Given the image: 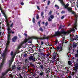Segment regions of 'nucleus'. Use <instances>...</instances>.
Masks as SVG:
<instances>
[{"label":"nucleus","mask_w":78,"mask_h":78,"mask_svg":"<svg viewBox=\"0 0 78 78\" xmlns=\"http://www.w3.org/2000/svg\"><path fill=\"white\" fill-rule=\"evenodd\" d=\"M48 38H49L48 37H43L41 38L37 37H31L28 38V39L25 38L24 41L23 42H22L18 46L17 48V50H19V49L21 48V47H22V45H23L24 44H27V42H28L29 40H30V39H37V40H38V39H41L42 40L43 39H48Z\"/></svg>","instance_id":"nucleus-1"},{"label":"nucleus","mask_w":78,"mask_h":78,"mask_svg":"<svg viewBox=\"0 0 78 78\" xmlns=\"http://www.w3.org/2000/svg\"><path fill=\"white\" fill-rule=\"evenodd\" d=\"M58 0L60 2L62 5H63L65 9H67L68 11H69L70 12H72V14H76L75 12L72 10V8L71 7H68L69 6V4L67 3L66 5H65L63 2V0Z\"/></svg>","instance_id":"nucleus-2"},{"label":"nucleus","mask_w":78,"mask_h":78,"mask_svg":"<svg viewBox=\"0 0 78 78\" xmlns=\"http://www.w3.org/2000/svg\"><path fill=\"white\" fill-rule=\"evenodd\" d=\"M78 35L75 36L74 34L72 35V37L70 38V42H73L74 41H78Z\"/></svg>","instance_id":"nucleus-3"},{"label":"nucleus","mask_w":78,"mask_h":78,"mask_svg":"<svg viewBox=\"0 0 78 78\" xmlns=\"http://www.w3.org/2000/svg\"><path fill=\"white\" fill-rule=\"evenodd\" d=\"M0 10L1 11V12L3 14V16H4L6 20H8V16H6V12L3 11L2 10V5L1 4H0Z\"/></svg>","instance_id":"nucleus-4"},{"label":"nucleus","mask_w":78,"mask_h":78,"mask_svg":"<svg viewBox=\"0 0 78 78\" xmlns=\"http://www.w3.org/2000/svg\"><path fill=\"white\" fill-rule=\"evenodd\" d=\"M74 66V70L75 72H77L78 70V58L76 59V63H75Z\"/></svg>","instance_id":"nucleus-5"},{"label":"nucleus","mask_w":78,"mask_h":78,"mask_svg":"<svg viewBox=\"0 0 78 78\" xmlns=\"http://www.w3.org/2000/svg\"><path fill=\"white\" fill-rule=\"evenodd\" d=\"M10 35H8L7 37V41L6 44V46L9 45V44H10Z\"/></svg>","instance_id":"nucleus-6"},{"label":"nucleus","mask_w":78,"mask_h":78,"mask_svg":"<svg viewBox=\"0 0 78 78\" xmlns=\"http://www.w3.org/2000/svg\"><path fill=\"white\" fill-rule=\"evenodd\" d=\"M29 60L30 61H32V62H35L36 59H35V58L33 57V56L31 55L29 58Z\"/></svg>","instance_id":"nucleus-7"},{"label":"nucleus","mask_w":78,"mask_h":78,"mask_svg":"<svg viewBox=\"0 0 78 78\" xmlns=\"http://www.w3.org/2000/svg\"><path fill=\"white\" fill-rule=\"evenodd\" d=\"M57 55V53L56 52H55L53 53L52 54V59H54V60H55L56 59V55Z\"/></svg>","instance_id":"nucleus-8"},{"label":"nucleus","mask_w":78,"mask_h":78,"mask_svg":"<svg viewBox=\"0 0 78 78\" xmlns=\"http://www.w3.org/2000/svg\"><path fill=\"white\" fill-rule=\"evenodd\" d=\"M77 43H76L75 42L73 41L72 44V47L74 49H75V48H76V47H77Z\"/></svg>","instance_id":"nucleus-9"},{"label":"nucleus","mask_w":78,"mask_h":78,"mask_svg":"<svg viewBox=\"0 0 78 78\" xmlns=\"http://www.w3.org/2000/svg\"><path fill=\"white\" fill-rule=\"evenodd\" d=\"M61 35L59 31H58L56 32L55 33V34L54 35V36L56 37L58 36H60Z\"/></svg>","instance_id":"nucleus-10"},{"label":"nucleus","mask_w":78,"mask_h":78,"mask_svg":"<svg viewBox=\"0 0 78 78\" xmlns=\"http://www.w3.org/2000/svg\"><path fill=\"white\" fill-rule=\"evenodd\" d=\"M39 72H40L39 73V75L40 76H42L44 75V71L42 70H41V71H39Z\"/></svg>","instance_id":"nucleus-11"},{"label":"nucleus","mask_w":78,"mask_h":78,"mask_svg":"<svg viewBox=\"0 0 78 78\" xmlns=\"http://www.w3.org/2000/svg\"><path fill=\"white\" fill-rule=\"evenodd\" d=\"M60 33V35L61 34H64L66 35V34H67L68 33V32H66L64 31V30H62V31H61Z\"/></svg>","instance_id":"nucleus-12"},{"label":"nucleus","mask_w":78,"mask_h":78,"mask_svg":"<svg viewBox=\"0 0 78 78\" xmlns=\"http://www.w3.org/2000/svg\"><path fill=\"white\" fill-rule=\"evenodd\" d=\"M57 50H59V49H60V50L59 51H62V47H59V46H58L57 47Z\"/></svg>","instance_id":"nucleus-13"},{"label":"nucleus","mask_w":78,"mask_h":78,"mask_svg":"<svg viewBox=\"0 0 78 78\" xmlns=\"http://www.w3.org/2000/svg\"><path fill=\"white\" fill-rule=\"evenodd\" d=\"M50 72V68H47L46 69V72L47 74H48V73Z\"/></svg>","instance_id":"nucleus-14"},{"label":"nucleus","mask_w":78,"mask_h":78,"mask_svg":"<svg viewBox=\"0 0 78 78\" xmlns=\"http://www.w3.org/2000/svg\"><path fill=\"white\" fill-rule=\"evenodd\" d=\"M17 39V37L16 36H15L12 39V41L13 42H16V41Z\"/></svg>","instance_id":"nucleus-15"},{"label":"nucleus","mask_w":78,"mask_h":78,"mask_svg":"<svg viewBox=\"0 0 78 78\" xmlns=\"http://www.w3.org/2000/svg\"><path fill=\"white\" fill-rule=\"evenodd\" d=\"M62 39H63L62 42V44L63 45L64 44V43H67L68 41H65L64 42V40L65 39V38L64 37H63V38H62Z\"/></svg>","instance_id":"nucleus-16"},{"label":"nucleus","mask_w":78,"mask_h":78,"mask_svg":"<svg viewBox=\"0 0 78 78\" xmlns=\"http://www.w3.org/2000/svg\"><path fill=\"white\" fill-rule=\"evenodd\" d=\"M64 27V26L60 25L59 27L58 30H60V29H63Z\"/></svg>","instance_id":"nucleus-17"},{"label":"nucleus","mask_w":78,"mask_h":78,"mask_svg":"<svg viewBox=\"0 0 78 78\" xmlns=\"http://www.w3.org/2000/svg\"><path fill=\"white\" fill-rule=\"evenodd\" d=\"M48 75H49V74H47V73L46 74V78H51V77L50 76H49Z\"/></svg>","instance_id":"nucleus-18"},{"label":"nucleus","mask_w":78,"mask_h":78,"mask_svg":"<svg viewBox=\"0 0 78 78\" xmlns=\"http://www.w3.org/2000/svg\"><path fill=\"white\" fill-rule=\"evenodd\" d=\"M43 64H41V65H40V67L41 69V70H44V68H43Z\"/></svg>","instance_id":"nucleus-19"},{"label":"nucleus","mask_w":78,"mask_h":78,"mask_svg":"<svg viewBox=\"0 0 78 78\" xmlns=\"http://www.w3.org/2000/svg\"><path fill=\"white\" fill-rule=\"evenodd\" d=\"M15 56H16V54H13V56L12 57L11 60L14 61V58L15 57Z\"/></svg>","instance_id":"nucleus-20"},{"label":"nucleus","mask_w":78,"mask_h":78,"mask_svg":"<svg viewBox=\"0 0 78 78\" xmlns=\"http://www.w3.org/2000/svg\"><path fill=\"white\" fill-rule=\"evenodd\" d=\"M36 75H37V74H36V73H34L33 74V75L32 76V77L34 78L36 77Z\"/></svg>","instance_id":"nucleus-21"},{"label":"nucleus","mask_w":78,"mask_h":78,"mask_svg":"<svg viewBox=\"0 0 78 78\" xmlns=\"http://www.w3.org/2000/svg\"><path fill=\"white\" fill-rule=\"evenodd\" d=\"M13 60H11L9 61V66H11V64H12V62H13Z\"/></svg>","instance_id":"nucleus-22"},{"label":"nucleus","mask_w":78,"mask_h":78,"mask_svg":"<svg viewBox=\"0 0 78 78\" xmlns=\"http://www.w3.org/2000/svg\"><path fill=\"white\" fill-rule=\"evenodd\" d=\"M7 51H8V46H6L5 49V52H7Z\"/></svg>","instance_id":"nucleus-23"},{"label":"nucleus","mask_w":78,"mask_h":78,"mask_svg":"<svg viewBox=\"0 0 78 78\" xmlns=\"http://www.w3.org/2000/svg\"><path fill=\"white\" fill-rule=\"evenodd\" d=\"M20 69H21V68L20 67H17V68L16 70L18 71H19V70H20Z\"/></svg>","instance_id":"nucleus-24"},{"label":"nucleus","mask_w":78,"mask_h":78,"mask_svg":"<svg viewBox=\"0 0 78 78\" xmlns=\"http://www.w3.org/2000/svg\"><path fill=\"white\" fill-rule=\"evenodd\" d=\"M78 16L76 15L75 16V20H76V22L77 20H78Z\"/></svg>","instance_id":"nucleus-25"},{"label":"nucleus","mask_w":78,"mask_h":78,"mask_svg":"<svg viewBox=\"0 0 78 78\" xmlns=\"http://www.w3.org/2000/svg\"><path fill=\"white\" fill-rule=\"evenodd\" d=\"M19 78H23V77H22V75H21V74L20 73H19Z\"/></svg>","instance_id":"nucleus-26"},{"label":"nucleus","mask_w":78,"mask_h":78,"mask_svg":"<svg viewBox=\"0 0 78 78\" xmlns=\"http://www.w3.org/2000/svg\"><path fill=\"white\" fill-rule=\"evenodd\" d=\"M30 65L31 66H32V67H34V64L33 63V62L30 63Z\"/></svg>","instance_id":"nucleus-27"},{"label":"nucleus","mask_w":78,"mask_h":78,"mask_svg":"<svg viewBox=\"0 0 78 78\" xmlns=\"http://www.w3.org/2000/svg\"><path fill=\"white\" fill-rule=\"evenodd\" d=\"M68 64L70 66L72 65V62H71V61H69L68 62Z\"/></svg>","instance_id":"nucleus-28"},{"label":"nucleus","mask_w":78,"mask_h":78,"mask_svg":"<svg viewBox=\"0 0 78 78\" xmlns=\"http://www.w3.org/2000/svg\"><path fill=\"white\" fill-rule=\"evenodd\" d=\"M50 17L51 19H54V15H51L50 16Z\"/></svg>","instance_id":"nucleus-29"},{"label":"nucleus","mask_w":78,"mask_h":78,"mask_svg":"<svg viewBox=\"0 0 78 78\" xmlns=\"http://www.w3.org/2000/svg\"><path fill=\"white\" fill-rule=\"evenodd\" d=\"M55 7H56V8H57V9H59V6L57 5L56 4L55 5Z\"/></svg>","instance_id":"nucleus-30"},{"label":"nucleus","mask_w":78,"mask_h":78,"mask_svg":"<svg viewBox=\"0 0 78 78\" xmlns=\"http://www.w3.org/2000/svg\"><path fill=\"white\" fill-rule=\"evenodd\" d=\"M6 75L5 73H2V76H5V75Z\"/></svg>","instance_id":"nucleus-31"},{"label":"nucleus","mask_w":78,"mask_h":78,"mask_svg":"<svg viewBox=\"0 0 78 78\" xmlns=\"http://www.w3.org/2000/svg\"><path fill=\"white\" fill-rule=\"evenodd\" d=\"M10 26H8V31H10V30H11V28H10Z\"/></svg>","instance_id":"nucleus-32"},{"label":"nucleus","mask_w":78,"mask_h":78,"mask_svg":"<svg viewBox=\"0 0 78 78\" xmlns=\"http://www.w3.org/2000/svg\"><path fill=\"white\" fill-rule=\"evenodd\" d=\"M25 70H23V72H21V73L22 74V75H25V73H24V72L25 73Z\"/></svg>","instance_id":"nucleus-33"},{"label":"nucleus","mask_w":78,"mask_h":78,"mask_svg":"<svg viewBox=\"0 0 78 78\" xmlns=\"http://www.w3.org/2000/svg\"><path fill=\"white\" fill-rule=\"evenodd\" d=\"M15 67H16V66H14V65L12 67V70H14V69H15Z\"/></svg>","instance_id":"nucleus-34"},{"label":"nucleus","mask_w":78,"mask_h":78,"mask_svg":"<svg viewBox=\"0 0 78 78\" xmlns=\"http://www.w3.org/2000/svg\"><path fill=\"white\" fill-rule=\"evenodd\" d=\"M27 76H28L29 78H33V77H30V76L28 74H27Z\"/></svg>","instance_id":"nucleus-35"},{"label":"nucleus","mask_w":78,"mask_h":78,"mask_svg":"<svg viewBox=\"0 0 78 78\" xmlns=\"http://www.w3.org/2000/svg\"><path fill=\"white\" fill-rule=\"evenodd\" d=\"M10 71V69H8L7 70V71L5 72V73H6V74H7V73H8V72Z\"/></svg>","instance_id":"nucleus-36"},{"label":"nucleus","mask_w":78,"mask_h":78,"mask_svg":"<svg viewBox=\"0 0 78 78\" xmlns=\"http://www.w3.org/2000/svg\"><path fill=\"white\" fill-rule=\"evenodd\" d=\"M42 56L44 58H47V56L46 55H45L44 54H43Z\"/></svg>","instance_id":"nucleus-37"},{"label":"nucleus","mask_w":78,"mask_h":78,"mask_svg":"<svg viewBox=\"0 0 78 78\" xmlns=\"http://www.w3.org/2000/svg\"><path fill=\"white\" fill-rule=\"evenodd\" d=\"M12 31V30H11L9 31H8V35H9L10 36V33H11V32Z\"/></svg>","instance_id":"nucleus-38"},{"label":"nucleus","mask_w":78,"mask_h":78,"mask_svg":"<svg viewBox=\"0 0 78 78\" xmlns=\"http://www.w3.org/2000/svg\"><path fill=\"white\" fill-rule=\"evenodd\" d=\"M39 16L38 15V14H37L36 16V19H39Z\"/></svg>","instance_id":"nucleus-39"},{"label":"nucleus","mask_w":78,"mask_h":78,"mask_svg":"<svg viewBox=\"0 0 78 78\" xmlns=\"http://www.w3.org/2000/svg\"><path fill=\"white\" fill-rule=\"evenodd\" d=\"M41 16H44V12L42 11L41 12Z\"/></svg>","instance_id":"nucleus-40"},{"label":"nucleus","mask_w":78,"mask_h":78,"mask_svg":"<svg viewBox=\"0 0 78 78\" xmlns=\"http://www.w3.org/2000/svg\"><path fill=\"white\" fill-rule=\"evenodd\" d=\"M2 56L3 57H6V55H5V54L3 53L2 55Z\"/></svg>","instance_id":"nucleus-41"},{"label":"nucleus","mask_w":78,"mask_h":78,"mask_svg":"<svg viewBox=\"0 0 78 78\" xmlns=\"http://www.w3.org/2000/svg\"><path fill=\"white\" fill-rule=\"evenodd\" d=\"M51 13H52V11H50L48 13V15H51Z\"/></svg>","instance_id":"nucleus-42"},{"label":"nucleus","mask_w":78,"mask_h":78,"mask_svg":"<svg viewBox=\"0 0 78 78\" xmlns=\"http://www.w3.org/2000/svg\"><path fill=\"white\" fill-rule=\"evenodd\" d=\"M39 30L40 31H41L42 32L43 31V29L42 27H40L39 29Z\"/></svg>","instance_id":"nucleus-43"},{"label":"nucleus","mask_w":78,"mask_h":78,"mask_svg":"<svg viewBox=\"0 0 78 78\" xmlns=\"http://www.w3.org/2000/svg\"><path fill=\"white\" fill-rule=\"evenodd\" d=\"M33 23H35V19H34V18H33Z\"/></svg>","instance_id":"nucleus-44"},{"label":"nucleus","mask_w":78,"mask_h":78,"mask_svg":"<svg viewBox=\"0 0 78 78\" xmlns=\"http://www.w3.org/2000/svg\"><path fill=\"white\" fill-rule=\"evenodd\" d=\"M78 54H76L75 55V58H78Z\"/></svg>","instance_id":"nucleus-45"},{"label":"nucleus","mask_w":78,"mask_h":78,"mask_svg":"<svg viewBox=\"0 0 78 78\" xmlns=\"http://www.w3.org/2000/svg\"><path fill=\"white\" fill-rule=\"evenodd\" d=\"M41 21H38V24L39 25V27L41 26Z\"/></svg>","instance_id":"nucleus-46"},{"label":"nucleus","mask_w":78,"mask_h":78,"mask_svg":"<svg viewBox=\"0 0 78 78\" xmlns=\"http://www.w3.org/2000/svg\"><path fill=\"white\" fill-rule=\"evenodd\" d=\"M10 27L11 28H12L13 27V23H12L10 26Z\"/></svg>","instance_id":"nucleus-47"},{"label":"nucleus","mask_w":78,"mask_h":78,"mask_svg":"<svg viewBox=\"0 0 78 78\" xmlns=\"http://www.w3.org/2000/svg\"><path fill=\"white\" fill-rule=\"evenodd\" d=\"M52 20H51V19H50V18H49L48 19V21L49 22H50L51 21H52Z\"/></svg>","instance_id":"nucleus-48"},{"label":"nucleus","mask_w":78,"mask_h":78,"mask_svg":"<svg viewBox=\"0 0 78 78\" xmlns=\"http://www.w3.org/2000/svg\"><path fill=\"white\" fill-rule=\"evenodd\" d=\"M48 25V21H47L46 23H45V26L47 27Z\"/></svg>","instance_id":"nucleus-49"},{"label":"nucleus","mask_w":78,"mask_h":78,"mask_svg":"<svg viewBox=\"0 0 78 78\" xmlns=\"http://www.w3.org/2000/svg\"><path fill=\"white\" fill-rule=\"evenodd\" d=\"M55 62L54 61H53V60H51L50 61V63L51 64H53Z\"/></svg>","instance_id":"nucleus-50"},{"label":"nucleus","mask_w":78,"mask_h":78,"mask_svg":"<svg viewBox=\"0 0 78 78\" xmlns=\"http://www.w3.org/2000/svg\"><path fill=\"white\" fill-rule=\"evenodd\" d=\"M38 52H41V49L40 48H39L38 50Z\"/></svg>","instance_id":"nucleus-51"},{"label":"nucleus","mask_w":78,"mask_h":78,"mask_svg":"<svg viewBox=\"0 0 78 78\" xmlns=\"http://www.w3.org/2000/svg\"><path fill=\"white\" fill-rule=\"evenodd\" d=\"M3 65H4V64L3 63H1L0 66L2 67H3Z\"/></svg>","instance_id":"nucleus-52"},{"label":"nucleus","mask_w":78,"mask_h":78,"mask_svg":"<svg viewBox=\"0 0 78 78\" xmlns=\"http://www.w3.org/2000/svg\"><path fill=\"white\" fill-rule=\"evenodd\" d=\"M50 1H48V4L47 5H50Z\"/></svg>","instance_id":"nucleus-53"},{"label":"nucleus","mask_w":78,"mask_h":78,"mask_svg":"<svg viewBox=\"0 0 78 78\" xmlns=\"http://www.w3.org/2000/svg\"><path fill=\"white\" fill-rule=\"evenodd\" d=\"M10 55L11 56H13V51H12L11 52Z\"/></svg>","instance_id":"nucleus-54"},{"label":"nucleus","mask_w":78,"mask_h":78,"mask_svg":"<svg viewBox=\"0 0 78 78\" xmlns=\"http://www.w3.org/2000/svg\"><path fill=\"white\" fill-rule=\"evenodd\" d=\"M71 31H75V29L73 28L71 30Z\"/></svg>","instance_id":"nucleus-55"},{"label":"nucleus","mask_w":78,"mask_h":78,"mask_svg":"<svg viewBox=\"0 0 78 78\" xmlns=\"http://www.w3.org/2000/svg\"><path fill=\"white\" fill-rule=\"evenodd\" d=\"M61 12L62 14H64V13H65V11H62Z\"/></svg>","instance_id":"nucleus-56"},{"label":"nucleus","mask_w":78,"mask_h":78,"mask_svg":"<svg viewBox=\"0 0 78 78\" xmlns=\"http://www.w3.org/2000/svg\"><path fill=\"white\" fill-rule=\"evenodd\" d=\"M30 73L31 75H33V72H32L31 71H30Z\"/></svg>","instance_id":"nucleus-57"},{"label":"nucleus","mask_w":78,"mask_h":78,"mask_svg":"<svg viewBox=\"0 0 78 78\" xmlns=\"http://www.w3.org/2000/svg\"><path fill=\"white\" fill-rule=\"evenodd\" d=\"M72 56L71 54H69V55H68V58H70V56Z\"/></svg>","instance_id":"nucleus-58"},{"label":"nucleus","mask_w":78,"mask_h":78,"mask_svg":"<svg viewBox=\"0 0 78 78\" xmlns=\"http://www.w3.org/2000/svg\"><path fill=\"white\" fill-rule=\"evenodd\" d=\"M20 4H21V5H22V6H23V5H24V3L23 2H21L20 3Z\"/></svg>","instance_id":"nucleus-59"},{"label":"nucleus","mask_w":78,"mask_h":78,"mask_svg":"<svg viewBox=\"0 0 78 78\" xmlns=\"http://www.w3.org/2000/svg\"><path fill=\"white\" fill-rule=\"evenodd\" d=\"M65 17V16H62L61 17V19H64V18Z\"/></svg>","instance_id":"nucleus-60"},{"label":"nucleus","mask_w":78,"mask_h":78,"mask_svg":"<svg viewBox=\"0 0 78 78\" xmlns=\"http://www.w3.org/2000/svg\"><path fill=\"white\" fill-rule=\"evenodd\" d=\"M5 60H2V64H4V63H5Z\"/></svg>","instance_id":"nucleus-61"},{"label":"nucleus","mask_w":78,"mask_h":78,"mask_svg":"<svg viewBox=\"0 0 78 78\" xmlns=\"http://www.w3.org/2000/svg\"><path fill=\"white\" fill-rule=\"evenodd\" d=\"M24 34L25 35V36H26V37H27V34H26V33H24Z\"/></svg>","instance_id":"nucleus-62"},{"label":"nucleus","mask_w":78,"mask_h":78,"mask_svg":"<svg viewBox=\"0 0 78 78\" xmlns=\"http://www.w3.org/2000/svg\"><path fill=\"white\" fill-rule=\"evenodd\" d=\"M77 22L76 21H75V22L74 24V25H75V26H76V23H77Z\"/></svg>","instance_id":"nucleus-63"},{"label":"nucleus","mask_w":78,"mask_h":78,"mask_svg":"<svg viewBox=\"0 0 78 78\" xmlns=\"http://www.w3.org/2000/svg\"><path fill=\"white\" fill-rule=\"evenodd\" d=\"M68 78H72V77L71 76H68Z\"/></svg>","instance_id":"nucleus-64"}]
</instances>
